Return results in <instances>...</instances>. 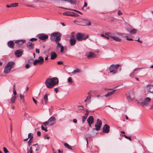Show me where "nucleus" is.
Returning a JSON list of instances; mask_svg holds the SVG:
<instances>
[{"instance_id":"nucleus-35","label":"nucleus","mask_w":153,"mask_h":153,"mask_svg":"<svg viewBox=\"0 0 153 153\" xmlns=\"http://www.w3.org/2000/svg\"><path fill=\"white\" fill-rule=\"evenodd\" d=\"M33 138V134L31 133H29L28 135V138H30V140Z\"/></svg>"},{"instance_id":"nucleus-62","label":"nucleus","mask_w":153,"mask_h":153,"mask_svg":"<svg viewBox=\"0 0 153 153\" xmlns=\"http://www.w3.org/2000/svg\"><path fill=\"white\" fill-rule=\"evenodd\" d=\"M136 41L140 42V43H142V41H140V40H139V39H138L137 40H135Z\"/></svg>"},{"instance_id":"nucleus-8","label":"nucleus","mask_w":153,"mask_h":153,"mask_svg":"<svg viewBox=\"0 0 153 153\" xmlns=\"http://www.w3.org/2000/svg\"><path fill=\"white\" fill-rule=\"evenodd\" d=\"M44 61V58L42 56L39 57L38 59L35 60L33 63L34 65H36L38 64H42Z\"/></svg>"},{"instance_id":"nucleus-27","label":"nucleus","mask_w":153,"mask_h":153,"mask_svg":"<svg viewBox=\"0 0 153 153\" xmlns=\"http://www.w3.org/2000/svg\"><path fill=\"white\" fill-rule=\"evenodd\" d=\"M64 145L66 148L70 150H72L71 146H70L68 143H65Z\"/></svg>"},{"instance_id":"nucleus-17","label":"nucleus","mask_w":153,"mask_h":153,"mask_svg":"<svg viewBox=\"0 0 153 153\" xmlns=\"http://www.w3.org/2000/svg\"><path fill=\"white\" fill-rule=\"evenodd\" d=\"M127 31L132 34H136L137 32V30L134 28H129L127 29Z\"/></svg>"},{"instance_id":"nucleus-9","label":"nucleus","mask_w":153,"mask_h":153,"mask_svg":"<svg viewBox=\"0 0 153 153\" xmlns=\"http://www.w3.org/2000/svg\"><path fill=\"white\" fill-rule=\"evenodd\" d=\"M102 125V122L99 119H97V122L95 125V129L97 131H98L100 129Z\"/></svg>"},{"instance_id":"nucleus-52","label":"nucleus","mask_w":153,"mask_h":153,"mask_svg":"<svg viewBox=\"0 0 153 153\" xmlns=\"http://www.w3.org/2000/svg\"><path fill=\"white\" fill-rule=\"evenodd\" d=\"M20 98H21V100H23L24 99V96L23 95H22V94H20Z\"/></svg>"},{"instance_id":"nucleus-6","label":"nucleus","mask_w":153,"mask_h":153,"mask_svg":"<svg viewBox=\"0 0 153 153\" xmlns=\"http://www.w3.org/2000/svg\"><path fill=\"white\" fill-rule=\"evenodd\" d=\"M151 101V99L149 97L146 98L144 101L141 102L140 100L137 101V103L143 107H145L148 105V103Z\"/></svg>"},{"instance_id":"nucleus-32","label":"nucleus","mask_w":153,"mask_h":153,"mask_svg":"<svg viewBox=\"0 0 153 153\" xmlns=\"http://www.w3.org/2000/svg\"><path fill=\"white\" fill-rule=\"evenodd\" d=\"M16 99V97L15 96H13L11 98V101L10 102V103H13L15 102V100Z\"/></svg>"},{"instance_id":"nucleus-33","label":"nucleus","mask_w":153,"mask_h":153,"mask_svg":"<svg viewBox=\"0 0 153 153\" xmlns=\"http://www.w3.org/2000/svg\"><path fill=\"white\" fill-rule=\"evenodd\" d=\"M66 9V10H74V11H75V12H76L81 14H82V13L81 12H80L79 11H78L77 10H72V9H69V8H65Z\"/></svg>"},{"instance_id":"nucleus-14","label":"nucleus","mask_w":153,"mask_h":153,"mask_svg":"<svg viewBox=\"0 0 153 153\" xmlns=\"http://www.w3.org/2000/svg\"><path fill=\"white\" fill-rule=\"evenodd\" d=\"M39 38L41 40H44L48 39V36L47 35L41 34L39 35Z\"/></svg>"},{"instance_id":"nucleus-7","label":"nucleus","mask_w":153,"mask_h":153,"mask_svg":"<svg viewBox=\"0 0 153 153\" xmlns=\"http://www.w3.org/2000/svg\"><path fill=\"white\" fill-rule=\"evenodd\" d=\"M76 38L79 41H81L82 40H85L88 37V36H86L84 34L81 33H78L76 35Z\"/></svg>"},{"instance_id":"nucleus-21","label":"nucleus","mask_w":153,"mask_h":153,"mask_svg":"<svg viewBox=\"0 0 153 153\" xmlns=\"http://www.w3.org/2000/svg\"><path fill=\"white\" fill-rule=\"evenodd\" d=\"M81 70L79 68H76L75 70H74V71L72 72L71 73H69V74H72L71 75H72L74 74L75 73H80L81 72Z\"/></svg>"},{"instance_id":"nucleus-11","label":"nucleus","mask_w":153,"mask_h":153,"mask_svg":"<svg viewBox=\"0 0 153 153\" xmlns=\"http://www.w3.org/2000/svg\"><path fill=\"white\" fill-rule=\"evenodd\" d=\"M85 56L88 58L96 56L95 54L92 52H86Z\"/></svg>"},{"instance_id":"nucleus-56","label":"nucleus","mask_w":153,"mask_h":153,"mask_svg":"<svg viewBox=\"0 0 153 153\" xmlns=\"http://www.w3.org/2000/svg\"><path fill=\"white\" fill-rule=\"evenodd\" d=\"M54 90L57 93L58 91V88H54Z\"/></svg>"},{"instance_id":"nucleus-48","label":"nucleus","mask_w":153,"mask_h":153,"mask_svg":"<svg viewBox=\"0 0 153 153\" xmlns=\"http://www.w3.org/2000/svg\"><path fill=\"white\" fill-rule=\"evenodd\" d=\"M30 67V65L29 64H27L25 65V68L27 69L29 68Z\"/></svg>"},{"instance_id":"nucleus-18","label":"nucleus","mask_w":153,"mask_h":153,"mask_svg":"<svg viewBox=\"0 0 153 153\" xmlns=\"http://www.w3.org/2000/svg\"><path fill=\"white\" fill-rule=\"evenodd\" d=\"M69 42L70 45L71 46H73L75 45L76 40L74 38H71L69 39Z\"/></svg>"},{"instance_id":"nucleus-13","label":"nucleus","mask_w":153,"mask_h":153,"mask_svg":"<svg viewBox=\"0 0 153 153\" xmlns=\"http://www.w3.org/2000/svg\"><path fill=\"white\" fill-rule=\"evenodd\" d=\"M109 126L106 124H105L103 126V131L105 133H108L109 131Z\"/></svg>"},{"instance_id":"nucleus-28","label":"nucleus","mask_w":153,"mask_h":153,"mask_svg":"<svg viewBox=\"0 0 153 153\" xmlns=\"http://www.w3.org/2000/svg\"><path fill=\"white\" fill-rule=\"evenodd\" d=\"M91 96L90 95H88V96L87 97L86 99L85 100V102H90L91 101Z\"/></svg>"},{"instance_id":"nucleus-49","label":"nucleus","mask_w":153,"mask_h":153,"mask_svg":"<svg viewBox=\"0 0 153 153\" xmlns=\"http://www.w3.org/2000/svg\"><path fill=\"white\" fill-rule=\"evenodd\" d=\"M63 14L64 15L69 16V14L67 12H64L63 13Z\"/></svg>"},{"instance_id":"nucleus-23","label":"nucleus","mask_w":153,"mask_h":153,"mask_svg":"<svg viewBox=\"0 0 153 153\" xmlns=\"http://www.w3.org/2000/svg\"><path fill=\"white\" fill-rule=\"evenodd\" d=\"M88 122L90 123V124H92L94 122V119L92 116H90L87 120Z\"/></svg>"},{"instance_id":"nucleus-42","label":"nucleus","mask_w":153,"mask_h":153,"mask_svg":"<svg viewBox=\"0 0 153 153\" xmlns=\"http://www.w3.org/2000/svg\"><path fill=\"white\" fill-rule=\"evenodd\" d=\"M30 152V153H33V149H32V147H30V150L28 152V153L29 152Z\"/></svg>"},{"instance_id":"nucleus-39","label":"nucleus","mask_w":153,"mask_h":153,"mask_svg":"<svg viewBox=\"0 0 153 153\" xmlns=\"http://www.w3.org/2000/svg\"><path fill=\"white\" fill-rule=\"evenodd\" d=\"M3 149L4 151V152L5 153H7L9 152V151H8L7 149L5 147L3 148Z\"/></svg>"},{"instance_id":"nucleus-1","label":"nucleus","mask_w":153,"mask_h":153,"mask_svg":"<svg viewBox=\"0 0 153 153\" xmlns=\"http://www.w3.org/2000/svg\"><path fill=\"white\" fill-rule=\"evenodd\" d=\"M59 82L58 79L56 77L47 79L45 82L47 87L48 88H52Z\"/></svg>"},{"instance_id":"nucleus-16","label":"nucleus","mask_w":153,"mask_h":153,"mask_svg":"<svg viewBox=\"0 0 153 153\" xmlns=\"http://www.w3.org/2000/svg\"><path fill=\"white\" fill-rule=\"evenodd\" d=\"M25 42V40H18L15 42V43L17 44L18 46H19L22 45Z\"/></svg>"},{"instance_id":"nucleus-43","label":"nucleus","mask_w":153,"mask_h":153,"mask_svg":"<svg viewBox=\"0 0 153 153\" xmlns=\"http://www.w3.org/2000/svg\"><path fill=\"white\" fill-rule=\"evenodd\" d=\"M125 37L126 38V39L128 40H131V41H132V40H133V39L131 38H128V36H125Z\"/></svg>"},{"instance_id":"nucleus-55","label":"nucleus","mask_w":153,"mask_h":153,"mask_svg":"<svg viewBox=\"0 0 153 153\" xmlns=\"http://www.w3.org/2000/svg\"><path fill=\"white\" fill-rule=\"evenodd\" d=\"M77 120L76 119H74L73 120V122L74 123H77Z\"/></svg>"},{"instance_id":"nucleus-30","label":"nucleus","mask_w":153,"mask_h":153,"mask_svg":"<svg viewBox=\"0 0 153 153\" xmlns=\"http://www.w3.org/2000/svg\"><path fill=\"white\" fill-rule=\"evenodd\" d=\"M18 4L17 3H12L11 4V6L12 7H16L18 6Z\"/></svg>"},{"instance_id":"nucleus-61","label":"nucleus","mask_w":153,"mask_h":153,"mask_svg":"<svg viewBox=\"0 0 153 153\" xmlns=\"http://www.w3.org/2000/svg\"><path fill=\"white\" fill-rule=\"evenodd\" d=\"M87 4L85 2H84V6H83L84 7H87Z\"/></svg>"},{"instance_id":"nucleus-22","label":"nucleus","mask_w":153,"mask_h":153,"mask_svg":"<svg viewBox=\"0 0 153 153\" xmlns=\"http://www.w3.org/2000/svg\"><path fill=\"white\" fill-rule=\"evenodd\" d=\"M116 90H114L110 92H108L107 94L104 96L105 97H109Z\"/></svg>"},{"instance_id":"nucleus-31","label":"nucleus","mask_w":153,"mask_h":153,"mask_svg":"<svg viewBox=\"0 0 153 153\" xmlns=\"http://www.w3.org/2000/svg\"><path fill=\"white\" fill-rule=\"evenodd\" d=\"M122 136L124 137L126 139H128L130 141L131 140V137L130 136H127L125 134H123V135H122Z\"/></svg>"},{"instance_id":"nucleus-57","label":"nucleus","mask_w":153,"mask_h":153,"mask_svg":"<svg viewBox=\"0 0 153 153\" xmlns=\"http://www.w3.org/2000/svg\"><path fill=\"white\" fill-rule=\"evenodd\" d=\"M141 68H136L134 69V70L133 71H134V72H135V71L138 70L139 69H141Z\"/></svg>"},{"instance_id":"nucleus-4","label":"nucleus","mask_w":153,"mask_h":153,"mask_svg":"<svg viewBox=\"0 0 153 153\" xmlns=\"http://www.w3.org/2000/svg\"><path fill=\"white\" fill-rule=\"evenodd\" d=\"M56 123V119L55 117L52 116L48 119V121L44 122L43 124L45 126H51L54 125Z\"/></svg>"},{"instance_id":"nucleus-54","label":"nucleus","mask_w":153,"mask_h":153,"mask_svg":"<svg viewBox=\"0 0 153 153\" xmlns=\"http://www.w3.org/2000/svg\"><path fill=\"white\" fill-rule=\"evenodd\" d=\"M37 135L38 136H40L41 135V133L39 131H38L37 132Z\"/></svg>"},{"instance_id":"nucleus-12","label":"nucleus","mask_w":153,"mask_h":153,"mask_svg":"<svg viewBox=\"0 0 153 153\" xmlns=\"http://www.w3.org/2000/svg\"><path fill=\"white\" fill-rule=\"evenodd\" d=\"M49 94H46L43 97V99L41 100L43 104L47 103L48 100V96Z\"/></svg>"},{"instance_id":"nucleus-5","label":"nucleus","mask_w":153,"mask_h":153,"mask_svg":"<svg viewBox=\"0 0 153 153\" xmlns=\"http://www.w3.org/2000/svg\"><path fill=\"white\" fill-rule=\"evenodd\" d=\"M120 65L117 64L116 65L113 64L111 65L109 67V71L111 73L113 74H115L117 73Z\"/></svg>"},{"instance_id":"nucleus-2","label":"nucleus","mask_w":153,"mask_h":153,"mask_svg":"<svg viewBox=\"0 0 153 153\" xmlns=\"http://www.w3.org/2000/svg\"><path fill=\"white\" fill-rule=\"evenodd\" d=\"M14 62L13 61H10L8 62L5 67L4 69V73L5 74L9 73L11 70L13 68Z\"/></svg>"},{"instance_id":"nucleus-34","label":"nucleus","mask_w":153,"mask_h":153,"mask_svg":"<svg viewBox=\"0 0 153 153\" xmlns=\"http://www.w3.org/2000/svg\"><path fill=\"white\" fill-rule=\"evenodd\" d=\"M67 2H68L71 4H75L76 2L73 0H68Z\"/></svg>"},{"instance_id":"nucleus-41","label":"nucleus","mask_w":153,"mask_h":153,"mask_svg":"<svg viewBox=\"0 0 153 153\" xmlns=\"http://www.w3.org/2000/svg\"><path fill=\"white\" fill-rule=\"evenodd\" d=\"M60 47L61 48L60 52L61 53L63 52L64 51V47L62 46Z\"/></svg>"},{"instance_id":"nucleus-46","label":"nucleus","mask_w":153,"mask_h":153,"mask_svg":"<svg viewBox=\"0 0 153 153\" xmlns=\"http://www.w3.org/2000/svg\"><path fill=\"white\" fill-rule=\"evenodd\" d=\"M134 74H135V72L133 71L132 72H131L130 74L129 75V76L131 77Z\"/></svg>"},{"instance_id":"nucleus-59","label":"nucleus","mask_w":153,"mask_h":153,"mask_svg":"<svg viewBox=\"0 0 153 153\" xmlns=\"http://www.w3.org/2000/svg\"><path fill=\"white\" fill-rule=\"evenodd\" d=\"M13 93L14 95H16V90H13Z\"/></svg>"},{"instance_id":"nucleus-44","label":"nucleus","mask_w":153,"mask_h":153,"mask_svg":"<svg viewBox=\"0 0 153 153\" xmlns=\"http://www.w3.org/2000/svg\"><path fill=\"white\" fill-rule=\"evenodd\" d=\"M44 138L45 139H48L50 138V137L48 136L47 135H45L44 136Z\"/></svg>"},{"instance_id":"nucleus-40","label":"nucleus","mask_w":153,"mask_h":153,"mask_svg":"<svg viewBox=\"0 0 153 153\" xmlns=\"http://www.w3.org/2000/svg\"><path fill=\"white\" fill-rule=\"evenodd\" d=\"M86 24L85 25L90 26L91 25V23L90 21H87L86 22Z\"/></svg>"},{"instance_id":"nucleus-47","label":"nucleus","mask_w":153,"mask_h":153,"mask_svg":"<svg viewBox=\"0 0 153 153\" xmlns=\"http://www.w3.org/2000/svg\"><path fill=\"white\" fill-rule=\"evenodd\" d=\"M118 15L120 16V15H122L123 14V13H122L120 11V10H119L118 11Z\"/></svg>"},{"instance_id":"nucleus-20","label":"nucleus","mask_w":153,"mask_h":153,"mask_svg":"<svg viewBox=\"0 0 153 153\" xmlns=\"http://www.w3.org/2000/svg\"><path fill=\"white\" fill-rule=\"evenodd\" d=\"M51 60H53L56 58L57 56L56 53L54 52H52L51 53Z\"/></svg>"},{"instance_id":"nucleus-45","label":"nucleus","mask_w":153,"mask_h":153,"mask_svg":"<svg viewBox=\"0 0 153 153\" xmlns=\"http://www.w3.org/2000/svg\"><path fill=\"white\" fill-rule=\"evenodd\" d=\"M37 39L35 38H32L30 39V41H36L37 40Z\"/></svg>"},{"instance_id":"nucleus-60","label":"nucleus","mask_w":153,"mask_h":153,"mask_svg":"<svg viewBox=\"0 0 153 153\" xmlns=\"http://www.w3.org/2000/svg\"><path fill=\"white\" fill-rule=\"evenodd\" d=\"M79 16V15L77 13H75L74 15V16Z\"/></svg>"},{"instance_id":"nucleus-51","label":"nucleus","mask_w":153,"mask_h":153,"mask_svg":"<svg viewBox=\"0 0 153 153\" xmlns=\"http://www.w3.org/2000/svg\"><path fill=\"white\" fill-rule=\"evenodd\" d=\"M36 53L39 54V50L38 48L36 49Z\"/></svg>"},{"instance_id":"nucleus-15","label":"nucleus","mask_w":153,"mask_h":153,"mask_svg":"<svg viewBox=\"0 0 153 153\" xmlns=\"http://www.w3.org/2000/svg\"><path fill=\"white\" fill-rule=\"evenodd\" d=\"M27 46L29 49L31 50L34 48V44L33 43L28 42L27 43Z\"/></svg>"},{"instance_id":"nucleus-53","label":"nucleus","mask_w":153,"mask_h":153,"mask_svg":"<svg viewBox=\"0 0 153 153\" xmlns=\"http://www.w3.org/2000/svg\"><path fill=\"white\" fill-rule=\"evenodd\" d=\"M39 149H40V147L38 145L36 147V151H38Z\"/></svg>"},{"instance_id":"nucleus-25","label":"nucleus","mask_w":153,"mask_h":153,"mask_svg":"<svg viewBox=\"0 0 153 153\" xmlns=\"http://www.w3.org/2000/svg\"><path fill=\"white\" fill-rule=\"evenodd\" d=\"M111 38L117 42H121L122 41V39H121L113 36H111Z\"/></svg>"},{"instance_id":"nucleus-19","label":"nucleus","mask_w":153,"mask_h":153,"mask_svg":"<svg viewBox=\"0 0 153 153\" xmlns=\"http://www.w3.org/2000/svg\"><path fill=\"white\" fill-rule=\"evenodd\" d=\"M14 43L13 41L10 40L8 42L7 45L9 48L13 49L14 46Z\"/></svg>"},{"instance_id":"nucleus-63","label":"nucleus","mask_w":153,"mask_h":153,"mask_svg":"<svg viewBox=\"0 0 153 153\" xmlns=\"http://www.w3.org/2000/svg\"><path fill=\"white\" fill-rule=\"evenodd\" d=\"M100 36H102V37H104V38L105 37V36L103 34H100Z\"/></svg>"},{"instance_id":"nucleus-37","label":"nucleus","mask_w":153,"mask_h":153,"mask_svg":"<svg viewBox=\"0 0 153 153\" xmlns=\"http://www.w3.org/2000/svg\"><path fill=\"white\" fill-rule=\"evenodd\" d=\"M110 34V33L109 32H106L105 33V34L106 36H108L111 38V36H112Z\"/></svg>"},{"instance_id":"nucleus-3","label":"nucleus","mask_w":153,"mask_h":153,"mask_svg":"<svg viewBox=\"0 0 153 153\" xmlns=\"http://www.w3.org/2000/svg\"><path fill=\"white\" fill-rule=\"evenodd\" d=\"M61 34L58 32H54L52 33L50 36V39L53 41H56L61 40Z\"/></svg>"},{"instance_id":"nucleus-29","label":"nucleus","mask_w":153,"mask_h":153,"mask_svg":"<svg viewBox=\"0 0 153 153\" xmlns=\"http://www.w3.org/2000/svg\"><path fill=\"white\" fill-rule=\"evenodd\" d=\"M60 41V40H58V41H57V42L56 41H55L56 43L57 44L56 46V47L57 48H59L61 47V46H62L60 43L59 42V41Z\"/></svg>"},{"instance_id":"nucleus-10","label":"nucleus","mask_w":153,"mask_h":153,"mask_svg":"<svg viewBox=\"0 0 153 153\" xmlns=\"http://www.w3.org/2000/svg\"><path fill=\"white\" fill-rule=\"evenodd\" d=\"M23 51V50L22 49L17 50L14 52V54L16 57H19L22 56Z\"/></svg>"},{"instance_id":"nucleus-26","label":"nucleus","mask_w":153,"mask_h":153,"mask_svg":"<svg viewBox=\"0 0 153 153\" xmlns=\"http://www.w3.org/2000/svg\"><path fill=\"white\" fill-rule=\"evenodd\" d=\"M150 92L153 93V85H150L148 86Z\"/></svg>"},{"instance_id":"nucleus-58","label":"nucleus","mask_w":153,"mask_h":153,"mask_svg":"<svg viewBox=\"0 0 153 153\" xmlns=\"http://www.w3.org/2000/svg\"><path fill=\"white\" fill-rule=\"evenodd\" d=\"M62 62L61 61H58L57 62V63L58 65H61L62 64Z\"/></svg>"},{"instance_id":"nucleus-64","label":"nucleus","mask_w":153,"mask_h":153,"mask_svg":"<svg viewBox=\"0 0 153 153\" xmlns=\"http://www.w3.org/2000/svg\"><path fill=\"white\" fill-rule=\"evenodd\" d=\"M151 108L153 109V104L150 105Z\"/></svg>"},{"instance_id":"nucleus-24","label":"nucleus","mask_w":153,"mask_h":153,"mask_svg":"<svg viewBox=\"0 0 153 153\" xmlns=\"http://www.w3.org/2000/svg\"><path fill=\"white\" fill-rule=\"evenodd\" d=\"M88 112H86L85 113V114L84 116L82 117V122L83 123H84V122L85 121V120L86 119L88 115Z\"/></svg>"},{"instance_id":"nucleus-36","label":"nucleus","mask_w":153,"mask_h":153,"mask_svg":"<svg viewBox=\"0 0 153 153\" xmlns=\"http://www.w3.org/2000/svg\"><path fill=\"white\" fill-rule=\"evenodd\" d=\"M68 82L70 83H72L73 82V80L71 77H69L68 79Z\"/></svg>"},{"instance_id":"nucleus-38","label":"nucleus","mask_w":153,"mask_h":153,"mask_svg":"<svg viewBox=\"0 0 153 153\" xmlns=\"http://www.w3.org/2000/svg\"><path fill=\"white\" fill-rule=\"evenodd\" d=\"M41 128L42 130H44L45 132H47L48 131L47 128L45 127L43 125L42 126Z\"/></svg>"},{"instance_id":"nucleus-50","label":"nucleus","mask_w":153,"mask_h":153,"mask_svg":"<svg viewBox=\"0 0 153 153\" xmlns=\"http://www.w3.org/2000/svg\"><path fill=\"white\" fill-rule=\"evenodd\" d=\"M33 101L36 104H37V101H36V100L34 99V97H33Z\"/></svg>"}]
</instances>
